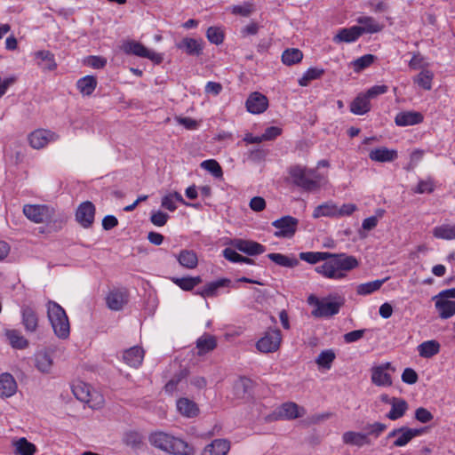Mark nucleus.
<instances>
[{"label":"nucleus","instance_id":"3c124183","mask_svg":"<svg viewBox=\"0 0 455 455\" xmlns=\"http://www.w3.org/2000/svg\"><path fill=\"white\" fill-rule=\"evenodd\" d=\"M433 235L436 238L451 240L455 239V224L454 225H442L435 227L433 230Z\"/></svg>","mask_w":455,"mask_h":455},{"label":"nucleus","instance_id":"aec40b11","mask_svg":"<svg viewBox=\"0 0 455 455\" xmlns=\"http://www.w3.org/2000/svg\"><path fill=\"white\" fill-rule=\"evenodd\" d=\"M178 49L183 50L188 55L199 56L203 53L204 42L202 39L185 37L176 44Z\"/></svg>","mask_w":455,"mask_h":455},{"label":"nucleus","instance_id":"a18cd8bd","mask_svg":"<svg viewBox=\"0 0 455 455\" xmlns=\"http://www.w3.org/2000/svg\"><path fill=\"white\" fill-rule=\"evenodd\" d=\"M303 59V53L299 49H286L282 54V61L287 66H291L300 62Z\"/></svg>","mask_w":455,"mask_h":455},{"label":"nucleus","instance_id":"bb28decb","mask_svg":"<svg viewBox=\"0 0 455 455\" xmlns=\"http://www.w3.org/2000/svg\"><path fill=\"white\" fill-rule=\"evenodd\" d=\"M342 441L345 444L362 447L371 443L367 435L361 432L347 431L342 435Z\"/></svg>","mask_w":455,"mask_h":455},{"label":"nucleus","instance_id":"c85d7f7f","mask_svg":"<svg viewBox=\"0 0 455 455\" xmlns=\"http://www.w3.org/2000/svg\"><path fill=\"white\" fill-rule=\"evenodd\" d=\"M72 392L77 400L88 403L90 407H93L92 404H90L92 394L89 385L84 382L74 384L72 386Z\"/></svg>","mask_w":455,"mask_h":455},{"label":"nucleus","instance_id":"39448f33","mask_svg":"<svg viewBox=\"0 0 455 455\" xmlns=\"http://www.w3.org/2000/svg\"><path fill=\"white\" fill-rule=\"evenodd\" d=\"M281 341V331L278 328H268L257 341L256 347L261 353H273L279 349Z\"/></svg>","mask_w":455,"mask_h":455},{"label":"nucleus","instance_id":"13d9d810","mask_svg":"<svg viewBox=\"0 0 455 455\" xmlns=\"http://www.w3.org/2000/svg\"><path fill=\"white\" fill-rule=\"evenodd\" d=\"M206 37L212 44L219 45L223 43L224 33L219 27H210L206 31Z\"/></svg>","mask_w":455,"mask_h":455},{"label":"nucleus","instance_id":"7ed1b4c3","mask_svg":"<svg viewBox=\"0 0 455 455\" xmlns=\"http://www.w3.org/2000/svg\"><path fill=\"white\" fill-rule=\"evenodd\" d=\"M287 182L299 188L305 192H314L319 189V175L315 170L307 169L299 164H294L288 168Z\"/></svg>","mask_w":455,"mask_h":455},{"label":"nucleus","instance_id":"37998d69","mask_svg":"<svg viewBox=\"0 0 455 455\" xmlns=\"http://www.w3.org/2000/svg\"><path fill=\"white\" fill-rule=\"evenodd\" d=\"M122 441L126 446L138 450L143 444V436L137 431H128L124 434Z\"/></svg>","mask_w":455,"mask_h":455},{"label":"nucleus","instance_id":"6e6552de","mask_svg":"<svg viewBox=\"0 0 455 455\" xmlns=\"http://www.w3.org/2000/svg\"><path fill=\"white\" fill-rule=\"evenodd\" d=\"M387 371H390L391 372L395 371V368L389 362H387L377 366H373L371 369V380L372 384H374L377 387L392 386V377L391 374L387 372Z\"/></svg>","mask_w":455,"mask_h":455},{"label":"nucleus","instance_id":"f704fd0d","mask_svg":"<svg viewBox=\"0 0 455 455\" xmlns=\"http://www.w3.org/2000/svg\"><path fill=\"white\" fill-rule=\"evenodd\" d=\"M171 280L173 283L179 286L181 290L189 291L196 286L203 282L201 276H184V277H172Z\"/></svg>","mask_w":455,"mask_h":455},{"label":"nucleus","instance_id":"c756f323","mask_svg":"<svg viewBox=\"0 0 455 455\" xmlns=\"http://www.w3.org/2000/svg\"><path fill=\"white\" fill-rule=\"evenodd\" d=\"M371 110L370 100L367 96L361 93L350 104V111L355 115H364Z\"/></svg>","mask_w":455,"mask_h":455},{"label":"nucleus","instance_id":"ddd939ff","mask_svg":"<svg viewBox=\"0 0 455 455\" xmlns=\"http://www.w3.org/2000/svg\"><path fill=\"white\" fill-rule=\"evenodd\" d=\"M246 108L251 114H261L268 107L267 98L260 92H252L246 100Z\"/></svg>","mask_w":455,"mask_h":455},{"label":"nucleus","instance_id":"69168bd1","mask_svg":"<svg viewBox=\"0 0 455 455\" xmlns=\"http://www.w3.org/2000/svg\"><path fill=\"white\" fill-rule=\"evenodd\" d=\"M401 379L403 382L413 385L418 381L419 376L412 368H405L402 373Z\"/></svg>","mask_w":455,"mask_h":455},{"label":"nucleus","instance_id":"a19ab883","mask_svg":"<svg viewBox=\"0 0 455 455\" xmlns=\"http://www.w3.org/2000/svg\"><path fill=\"white\" fill-rule=\"evenodd\" d=\"M419 354L421 357L431 358L440 351V344L436 340H427L418 347Z\"/></svg>","mask_w":455,"mask_h":455},{"label":"nucleus","instance_id":"8fccbe9b","mask_svg":"<svg viewBox=\"0 0 455 455\" xmlns=\"http://www.w3.org/2000/svg\"><path fill=\"white\" fill-rule=\"evenodd\" d=\"M387 280V278L375 280L364 283H361L356 288V292L359 295H369L380 289L382 284Z\"/></svg>","mask_w":455,"mask_h":455},{"label":"nucleus","instance_id":"58836bf2","mask_svg":"<svg viewBox=\"0 0 455 455\" xmlns=\"http://www.w3.org/2000/svg\"><path fill=\"white\" fill-rule=\"evenodd\" d=\"M338 206L332 202H327L315 208L313 217H338Z\"/></svg>","mask_w":455,"mask_h":455},{"label":"nucleus","instance_id":"dca6fc26","mask_svg":"<svg viewBox=\"0 0 455 455\" xmlns=\"http://www.w3.org/2000/svg\"><path fill=\"white\" fill-rule=\"evenodd\" d=\"M106 301L108 308L119 311L128 302V293L124 289L113 290L108 294Z\"/></svg>","mask_w":455,"mask_h":455},{"label":"nucleus","instance_id":"5701e85b","mask_svg":"<svg viewBox=\"0 0 455 455\" xmlns=\"http://www.w3.org/2000/svg\"><path fill=\"white\" fill-rule=\"evenodd\" d=\"M231 283V280L228 278H220L206 283L201 290L196 291V294L204 298L214 297L219 288L228 287Z\"/></svg>","mask_w":455,"mask_h":455},{"label":"nucleus","instance_id":"4468645a","mask_svg":"<svg viewBox=\"0 0 455 455\" xmlns=\"http://www.w3.org/2000/svg\"><path fill=\"white\" fill-rule=\"evenodd\" d=\"M34 60L43 71H53L57 68L54 54L50 51L41 50L34 52Z\"/></svg>","mask_w":455,"mask_h":455},{"label":"nucleus","instance_id":"2f4dec72","mask_svg":"<svg viewBox=\"0 0 455 455\" xmlns=\"http://www.w3.org/2000/svg\"><path fill=\"white\" fill-rule=\"evenodd\" d=\"M52 358L50 354L45 351L37 352L35 355V366L43 372L49 373L52 367Z\"/></svg>","mask_w":455,"mask_h":455},{"label":"nucleus","instance_id":"2eb2a0df","mask_svg":"<svg viewBox=\"0 0 455 455\" xmlns=\"http://www.w3.org/2000/svg\"><path fill=\"white\" fill-rule=\"evenodd\" d=\"M20 313L21 323L26 331L36 332L38 327V315L35 309L28 305H23Z\"/></svg>","mask_w":455,"mask_h":455},{"label":"nucleus","instance_id":"cd10ccee","mask_svg":"<svg viewBox=\"0 0 455 455\" xmlns=\"http://www.w3.org/2000/svg\"><path fill=\"white\" fill-rule=\"evenodd\" d=\"M52 135L50 131L36 130L28 136L29 144L33 148H42L48 143L49 136Z\"/></svg>","mask_w":455,"mask_h":455},{"label":"nucleus","instance_id":"338daca9","mask_svg":"<svg viewBox=\"0 0 455 455\" xmlns=\"http://www.w3.org/2000/svg\"><path fill=\"white\" fill-rule=\"evenodd\" d=\"M367 331H368L367 329H361V330H355V331H349V332L344 334V336H343L344 341L347 344L355 342V341L361 339L364 336V334Z\"/></svg>","mask_w":455,"mask_h":455},{"label":"nucleus","instance_id":"f8f14e48","mask_svg":"<svg viewBox=\"0 0 455 455\" xmlns=\"http://www.w3.org/2000/svg\"><path fill=\"white\" fill-rule=\"evenodd\" d=\"M24 215L35 223H43L49 217V208L46 205L26 204L23 207Z\"/></svg>","mask_w":455,"mask_h":455},{"label":"nucleus","instance_id":"a878e982","mask_svg":"<svg viewBox=\"0 0 455 455\" xmlns=\"http://www.w3.org/2000/svg\"><path fill=\"white\" fill-rule=\"evenodd\" d=\"M124 361L132 367H139L144 358V350L142 347L135 346L124 351Z\"/></svg>","mask_w":455,"mask_h":455},{"label":"nucleus","instance_id":"1a4fd4ad","mask_svg":"<svg viewBox=\"0 0 455 455\" xmlns=\"http://www.w3.org/2000/svg\"><path fill=\"white\" fill-rule=\"evenodd\" d=\"M343 305L344 299L340 297L335 301H331L328 298H325L322 299L318 307H315V309L312 310L311 314L317 318L331 317L337 315Z\"/></svg>","mask_w":455,"mask_h":455},{"label":"nucleus","instance_id":"c03bdc74","mask_svg":"<svg viewBox=\"0 0 455 455\" xmlns=\"http://www.w3.org/2000/svg\"><path fill=\"white\" fill-rule=\"evenodd\" d=\"M331 256V252L328 251H305L300 252L299 257L301 260H304L309 264H316L319 261H327Z\"/></svg>","mask_w":455,"mask_h":455},{"label":"nucleus","instance_id":"4be33fe9","mask_svg":"<svg viewBox=\"0 0 455 455\" xmlns=\"http://www.w3.org/2000/svg\"><path fill=\"white\" fill-rule=\"evenodd\" d=\"M362 29L358 26H352L339 30L334 36L333 42L336 44L340 43H353L362 36Z\"/></svg>","mask_w":455,"mask_h":455},{"label":"nucleus","instance_id":"5fc2aeb1","mask_svg":"<svg viewBox=\"0 0 455 455\" xmlns=\"http://www.w3.org/2000/svg\"><path fill=\"white\" fill-rule=\"evenodd\" d=\"M252 387V381L245 377L240 378L234 384V389L235 395L239 397H243L246 394H248Z\"/></svg>","mask_w":455,"mask_h":455},{"label":"nucleus","instance_id":"f03ea898","mask_svg":"<svg viewBox=\"0 0 455 455\" xmlns=\"http://www.w3.org/2000/svg\"><path fill=\"white\" fill-rule=\"evenodd\" d=\"M148 441L154 447L173 455H194L195 449L180 438L174 437L164 432L152 433Z\"/></svg>","mask_w":455,"mask_h":455},{"label":"nucleus","instance_id":"412c9836","mask_svg":"<svg viewBox=\"0 0 455 455\" xmlns=\"http://www.w3.org/2000/svg\"><path fill=\"white\" fill-rule=\"evenodd\" d=\"M230 450V442L227 439H214L207 444L201 455H227Z\"/></svg>","mask_w":455,"mask_h":455},{"label":"nucleus","instance_id":"f3484780","mask_svg":"<svg viewBox=\"0 0 455 455\" xmlns=\"http://www.w3.org/2000/svg\"><path fill=\"white\" fill-rule=\"evenodd\" d=\"M369 158L378 163H391L398 158V152L395 149L379 147L370 151Z\"/></svg>","mask_w":455,"mask_h":455},{"label":"nucleus","instance_id":"774afa93","mask_svg":"<svg viewBox=\"0 0 455 455\" xmlns=\"http://www.w3.org/2000/svg\"><path fill=\"white\" fill-rule=\"evenodd\" d=\"M86 65L93 68H103L107 64V60L100 56H89L85 60Z\"/></svg>","mask_w":455,"mask_h":455},{"label":"nucleus","instance_id":"0e129e2a","mask_svg":"<svg viewBox=\"0 0 455 455\" xmlns=\"http://www.w3.org/2000/svg\"><path fill=\"white\" fill-rule=\"evenodd\" d=\"M415 419L421 423H428L434 419V415L426 408L419 407L415 411Z\"/></svg>","mask_w":455,"mask_h":455},{"label":"nucleus","instance_id":"e433bc0d","mask_svg":"<svg viewBox=\"0 0 455 455\" xmlns=\"http://www.w3.org/2000/svg\"><path fill=\"white\" fill-rule=\"evenodd\" d=\"M97 86V79L93 76H85L76 82L79 92L85 96H90Z\"/></svg>","mask_w":455,"mask_h":455},{"label":"nucleus","instance_id":"680f3d73","mask_svg":"<svg viewBox=\"0 0 455 455\" xmlns=\"http://www.w3.org/2000/svg\"><path fill=\"white\" fill-rule=\"evenodd\" d=\"M424 156V150L422 149H415L411 152L410 156V163L404 168L406 171L413 170L418 164L422 160Z\"/></svg>","mask_w":455,"mask_h":455},{"label":"nucleus","instance_id":"9b49d317","mask_svg":"<svg viewBox=\"0 0 455 455\" xmlns=\"http://www.w3.org/2000/svg\"><path fill=\"white\" fill-rule=\"evenodd\" d=\"M230 243L235 250L249 256L259 255L266 251L264 245L252 240L234 239Z\"/></svg>","mask_w":455,"mask_h":455},{"label":"nucleus","instance_id":"7c9ffc66","mask_svg":"<svg viewBox=\"0 0 455 455\" xmlns=\"http://www.w3.org/2000/svg\"><path fill=\"white\" fill-rule=\"evenodd\" d=\"M435 308L442 319H448L455 315V301L436 299Z\"/></svg>","mask_w":455,"mask_h":455},{"label":"nucleus","instance_id":"864d4df0","mask_svg":"<svg viewBox=\"0 0 455 455\" xmlns=\"http://www.w3.org/2000/svg\"><path fill=\"white\" fill-rule=\"evenodd\" d=\"M323 74L324 70L323 68H310L299 79V84L300 86H307L312 80L320 78Z\"/></svg>","mask_w":455,"mask_h":455},{"label":"nucleus","instance_id":"79ce46f5","mask_svg":"<svg viewBox=\"0 0 455 455\" xmlns=\"http://www.w3.org/2000/svg\"><path fill=\"white\" fill-rule=\"evenodd\" d=\"M13 445L16 455H34L36 451V445L28 442L25 437H21L15 441Z\"/></svg>","mask_w":455,"mask_h":455},{"label":"nucleus","instance_id":"49530a36","mask_svg":"<svg viewBox=\"0 0 455 455\" xmlns=\"http://www.w3.org/2000/svg\"><path fill=\"white\" fill-rule=\"evenodd\" d=\"M189 374L188 368H181L174 376L165 384L164 391L168 394H172L177 390L178 384Z\"/></svg>","mask_w":455,"mask_h":455},{"label":"nucleus","instance_id":"393cba45","mask_svg":"<svg viewBox=\"0 0 455 455\" xmlns=\"http://www.w3.org/2000/svg\"><path fill=\"white\" fill-rule=\"evenodd\" d=\"M177 409L181 415L187 418L196 417L200 412L198 405L187 397H181L177 401Z\"/></svg>","mask_w":455,"mask_h":455},{"label":"nucleus","instance_id":"c9c22d12","mask_svg":"<svg viewBox=\"0 0 455 455\" xmlns=\"http://www.w3.org/2000/svg\"><path fill=\"white\" fill-rule=\"evenodd\" d=\"M267 257L276 265L285 267H295L299 265V259L295 257H289L282 253H268Z\"/></svg>","mask_w":455,"mask_h":455},{"label":"nucleus","instance_id":"423d86ee","mask_svg":"<svg viewBox=\"0 0 455 455\" xmlns=\"http://www.w3.org/2000/svg\"><path fill=\"white\" fill-rule=\"evenodd\" d=\"M123 51L126 54H132L138 57L148 59L155 64H160L164 60L162 54L148 49L145 45L136 41H129L124 44Z\"/></svg>","mask_w":455,"mask_h":455},{"label":"nucleus","instance_id":"603ef678","mask_svg":"<svg viewBox=\"0 0 455 455\" xmlns=\"http://www.w3.org/2000/svg\"><path fill=\"white\" fill-rule=\"evenodd\" d=\"M279 414L288 419H294L300 417L298 404L292 402L283 403L280 407Z\"/></svg>","mask_w":455,"mask_h":455},{"label":"nucleus","instance_id":"09e8293b","mask_svg":"<svg viewBox=\"0 0 455 455\" xmlns=\"http://www.w3.org/2000/svg\"><path fill=\"white\" fill-rule=\"evenodd\" d=\"M6 337L13 348L24 349L28 346V341L16 330L7 331Z\"/></svg>","mask_w":455,"mask_h":455},{"label":"nucleus","instance_id":"e2e57ef3","mask_svg":"<svg viewBox=\"0 0 455 455\" xmlns=\"http://www.w3.org/2000/svg\"><path fill=\"white\" fill-rule=\"evenodd\" d=\"M169 215L164 212H153L150 216V221L157 227H163L166 224Z\"/></svg>","mask_w":455,"mask_h":455},{"label":"nucleus","instance_id":"4c0bfd02","mask_svg":"<svg viewBox=\"0 0 455 455\" xmlns=\"http://www.w3.org/2000/svg\"><path fill=\"white\" fill-rule=\"evenodd\" d=\"M179 263L188 269L196 267L198 264L197 255L194 251L182 250L177 256Z\"/></svg>","mask_w":455,"mask_h":455},{"label":"nucleus","instance_id":"0eeeda50","mask_svg":"<svg viewBox=\"0 0 455 455\" xmlns=\"http://www.w3.org/2000/svg\"><path fill=\"white\" fill-rule=\"evenodd\" d=\"M272 226L276 228L274 233L275 237L291 238L298 229L299 220L286 215L273 221Z\"/></svg>","mask_w":455,"mask_h":455},{"label":"nucleus","instance_id":"20e7f679","mask_svg":"<svg viewBox=\"0 0 455 455\" xmlns=\"http://www.w3.org/2000/svg\"><path fill=\"white\" fill-rule=\"evenodd\" d=\"M46 307L47 317L52 327L54 334L59 339H65L68 338L70 333V324L64 308L52 300H49Z\"/></svg>","mask_w":455,"mask_h":455},{"label":"nucleus","instance_id":"bf43d9fd","mask_svg":"<svg viewBox=\"0 0 455 455\" xmlns=\"http://www.w3.org/2000/svg\"><path fill=\"white\" fill-rule=\"evenodd\" d=\"M387 425L381 422H374V423H369L364 427V430L367 435V437L369 438L370 435L374 436L375 438H378L386 429Z\"/></svg>","mask_w":455,"mask_h":455},{"label":"nucleus","instance_id":"a211bd4d","mask_svg":"<svg viewBox=\"0 0 455 455\" xmlns=\"http://www.w3.org/2000/svg\"><path fill=\"white\" fill-rule=\"evenodd\" d=\"M402 432H400L398 437L393 442V447H403L407 445L414 437L421 435L427 429V427L411 428L408 427H402Z\"/></svg>","mask_w":455,"mask_h":455},{"label":"nucleus","instance_id":"f257e3e1","mask_svg":"<svg viewBox=\"0 0 455 455\" xmlns=\"http://www.w3.org/2000/svg\"><path fill=\"white\" fill-rule=\"evenodd\" d=\"M359 262L355 256L346 253H331L323 264L317 266L315 270L329 279H343L347 272L357 267Z\"/></svg>","mask_w":455,"mask_h":455},{"label":"nucleus","instance_id":"473e14b6","mask_svg":"<svg viewBox=\"0 0 455 455\" xmlns=\"http://www.w3.org/2000/svg\"><path fill=\"white\" fill-rule=\"evenodd\" d=\"M408 407V403L403 398L397 397L391 404V410L387 414V418L391 420L401 419L406 413Z\"/></svg>","mask_w":455,"mask_h":455},{"label":"nucleus","instance_id":"6ab92c4d","mask_svg":"<svg viewBox=\"0 0 455 455\" xmlns=\"http://www.w3.org/2000/svg\"><path fill=\"white\" fill-rule=\"evenodd\" d=\"M424 116L420 112L417 111H402L395 117V123L397 126H410L421 124Z\"/></svg>","mask_w":455,"mask_h":455},{"label":"nucleus","instance_id":"052dcab7","mask_svg":"<svg viewBox=\"0 0 455 455\" xmlns=\"http://www.w3.org/2000/svg\"><path fill=\"white\" fill-rule=\"evenodd\" d=\"M376 56L372 54H365L356 59L353 62L355 71L359 72L370 67L374 62Z\"/></svg>","mask_w":455,"mask_h":455},{"label":"nucleus","instance_id":"ea45409f","mask_svg":"<svg viewBox=\"0 0 455 455\" xmlns=\"http://www.w3.org/2000/svg\"><path fill=\"white\" fill-rule=\"evenodd\" d=\"M357 22L362 26H358L362 31V35L364 33H378L381 31L382 26L379 25L374 18L370 16H362L357 19Z\"/></svg>","mask_w":455,"mask_h":455},{"label":"nucleus","instance_id":"4d7b16f0","mask_svg":"<svg viewBox=\"0 0 455 455\" xmlns=\"http://www.w3.org/2000/svg\"><path fill=\"white\" fill-rule=\"evenodd\" d=\"M334 359L335 354L332 350L330 349L322 351L317 356L315 362L319 366L325 369H330Z\"/></svg>","mask_w":455,"mask_h":455},{"label":"nucleus","instance_id":"72a5a7b5","mask_svg":"<svg viewBox=\"0 0 455 455\" xmlns=\"http://www.w3.org/2000/svg\"><path fill=\"white\" fill-rule=\"evenodd\" d=\"M217 347L216 338L210 334H204L196 340L198 355H204L212 351Z\"/></svg>","mask_w":455,"mask_h":455},{"label":"nucleus","instance_id":"9d476101","mask_svg":"<svg viewBox=\"0 0 455 455\" xmlns=\"http://www.w3.org/2000/svg\"><path fill=\"white\" fill-rule=\"evenodd\" d=\"M95 206L90 201L82 203L76 212V220L84 228H90L94 221Z\"/></svg>","mask_w":455,"mask_h":455},{"label":"nucleus","instance_id":"de8ad7c7","mask_svg":"<svg viewBox=\"0 0 455 455\" xmlns=\"http://www.w3.org/2000/svg\"><path fill=\"white\" fill-rule=\"evenodd\" d=\"M434 79V73L428 69L422 70L418 76L413 78L415 84L420 88L430 91L432 89V81Z\"/></svg>","mask_w":455,"mask_h":455},{"label":"nucleus","instance_id":"6e6d98bb","mask_svg":"<svg viewBox=\"0 0 455 455\" xmlns=\"http://www.w3.org/2000/svg\"><path fill=\"white\" fill-rule=\"evenodd\" d=\"M201 167L211 172L215 178H221L223 175L222 168L214 159H209L201 163Z\"/></svg>","mask_w":455,"mask_h":455},{"label":"nucleus","instance_id":"b1692460","mask_svg":"<svg viewBox=\"0 0 455 455\" xmlns=\"http://www.w3.org/2000/svg\"><path fill=\"white\" fill-rule=\"evenodd\" d=\"M17 391V383L10 373L0 375V397H11Z\"/></svg>","mask_w":455,"mask_h":455}]
</instances>
